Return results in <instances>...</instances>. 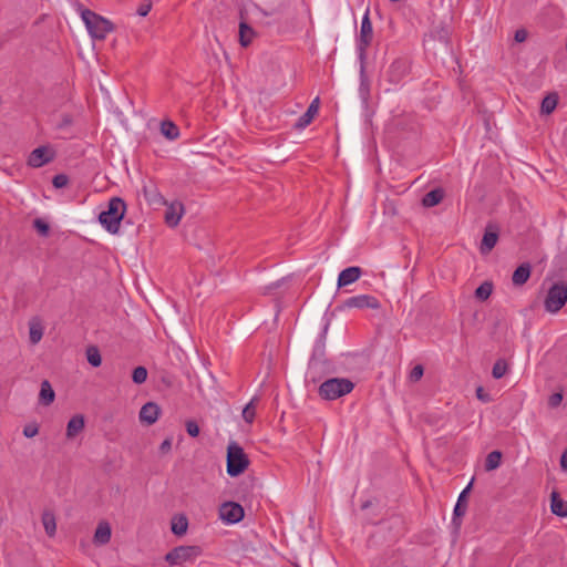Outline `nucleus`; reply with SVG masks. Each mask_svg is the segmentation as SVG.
<instances>
[{
    "mask_svg": "<svg viewBox=\"0 0 567 567\" xmlns=\"http://www.w3.org/2000/svg\"><path fill=\"white\" fill-rule=\"evenodd\" d=\"M202 553L199 546H178L166 554L165 560L169 565H182L195 560Z\"/></svg>",
    "mask_w": 567,
    "mask_h": 567,
    "instance_id": "obj_6",
    "label": "nucleus"
},
{
    "mask_svg": "<svg viewBox=\"0 0 567 567\" xmlns=\"http://www.w3.org/2000/svg\"><path fill=\"white\" fill-rule=\"evenodd\" d=\"M473 484V480L470 482V484L463 489V492L460 494L457 503L454 507V515L455 516H463L466 512V494L470 492Z\"/></svg>",
    "mask_w": 567,
    "mask_h": 567,
    "instance_id": "obj_25",
    "label": "nucleus"
},
{
    "mask_svg": "<svg viewBox=\"0 0 567 567\" xmlns=\"http://www.w3.org/2000/svg\"><path fill=\"white\" fill-rule=\"evenodd\" d=\"M502 453L499 451H493L487 454L485 460V470L487 472L494 471L501 466Z\"/></svg>",
    "mask_w": 567,
    "mask_h": 567,
    "instance_id": "obj_28",
    "label": "nucleus"
},
{
    "mask_svg": "<svg viewBox=\"0 0 567 567\" xmlns=\"http://www.w3.org/2000/svg\"><path fill=\"white\" fill-rule=\"evenodd\" d=\"M493 291V286L491 282H483L475 290V297L480 300H486Z\"/></svg>",
    "mask_w": 567,
    "mask_h": 567,
    "instance_id": "obj_32",
    "label": "nucleus"
},
{
    "mask_svg": "<svg viewBox=\"0 0 567 567\" xmlns=\"http://www.w3.org/2000/svg\"><path fill=\"white\" fill-rule=\"evenodd\" d=\"M255 31L246 22L239 24V42L243 47H248L255 38Z\"/></svg>",
    "mask_w": 567,
    "mask_h": 567,
    "instance_id": "obj_22",
    "label": "nucleus"
},
{
    "mask_svg": "<svg viewBox=\"0 0 567 567\" xmlns=\"http://www.w3.org/2000/svg\"><path fill=\"white\" fill-rule=\"evenodd\" d=\"M507 369H508L507 363L504 360H497L494 363L493 369H492L493 378H495V379L503 378L506 374Z\"/></svg>",
    "mask_w": 567,
    "mask_h": 567,
    "instance_id": "obj_33",
    "label": "nucleus"
},
{
    "mask_svg": "<svg viewBox=\"0 0 567 567\" xmlns=\"http://www.w3.org/2000/svg\"><path fill=\"white\" fill-rule=\"evenodd\" d=\"M423 373H424L423 367L421 364H417L411 370L409 379L412 382H417L423 377Z\"/></svg>",
    "mask_w": 567,
    "mask_h": 567,
    "instance_id": "obj_38",
    "label": "nucleus"
},
{
    "mask_svg": "<svg viewBox=\"0 0 567 567\" xmlns=\"http://www.w3.org/2000/svg\"><path fill=\"white\" fill-rule=\"evenodd\" d=\"M81 18L90 35L96 40H104L113 31V24L100 14L89 10H81Z\"/></svg>",
    "mask_w": 567,
    "mask_h": 567,
    "instance_id": "obj_2",
    "label": "nucleus"
},
{
    "mask_svg": "<svg viewBox=\"0 0 567 567\" xmlns=\"http://www.w3.org/2000/svg\"><path fill=\"white\" fill-rule=\"evenodd\" d=\"M54 158L53 151L48 146H40L33 150L28 157V165L34 168L42 167Z\"/></svg>",
    "mask_w": 567,
    "mask_h": 567,
    "instance_id": "obj_11",
    "label": "nucleus"
},
{
    "mask_svg": "<svg viewBox=\"0 0 567 567\" xmlns=\"http://www.w3.org/2000/svg\"><path fill=\"white\" fill-rule=\"evenodd\" d=\"M188 528V520L185 516L181 515L177 517H174L172 520V532L177 535L182 536L187 532Z\"/></svg>",
    "mask_w": 567,
    "mask_h": 567,
    "instance_id": "obj_26",
    "label": "nucleus"
},
{
    "mask_svg": "<svg viewBox=\"0 0 567 567\" xmlns=\"http://www.w3.org/2000/svg\"><path fill=\"white\" fill-rule=\"evenodd\" d=\"M85 422L81 414H76L70 419L66 425V437L69 440L74 439L84 429Z\"/></svg>",
    "mask_w": 567,
    "mask_h": 567,
    "instance_id": "obj_16",
    "label": "nucleus"
},
{
    "mask_svg": "<svg viewBox=\"0 0 567 567\" xmlns=\"http://www.w3.org/2000/svg\"><path fill=\"white\" fill-rule=\"evenodd\" d=\"M161 200L164 205H166V210L164 215L165 223L169 227H176L185 213V207L183 203L179 200L167 203L162 196Z\"/></svg>",
    "mask_w": 567,
    "mask_h": 567,
    "instance_id": "obj_10",
    "label": "nucleus"
},
{
    "mask_svg": "<svg viewBox=\"0 0 567 567\" xmlns=\"http://www.w3.org/2000/svg\"><path fill=\"white\" fill-rule=\"evenodd\" d=\"M125 212V202L120 197H112L109 200L107 209L99 215V221L109 233L117 234Z\"/></svg>",
    "mask_w": 567,
    "mask_h": 567,
    "instance_id": "obj_1",
    "label": "nucleus"
},
{
    "mask_svg": "<svg viewBox=\"0 0 567 567\" xmlns=\"http://www.w3.org/2000/svg\"><path fill=\"white\" fill-rule=\"evenodd\" d=\"M402 66H404V62L403 61H395V62L392 63L391 70L400 69Z\"/></svg>",
    "mask_w": 567,
    "mask_h": 567,
    "instance_id": "obj_46",
    "label": "nucleus"
},
{
    "mask_svg": "<svg viewBox=\"0 0 567 567\" xmlns=\"http://www.w3.org/2000/svg\"><path fill=\"white\" fill-rule=\"evenodd\" d=\"M527 39V31L525 29H518L515 32V41L516 42H524Z\"/></svg>",
    "mask_w": 567,
    "mask_h": 567,
    "instance_id": "obj_42",
    "label": "nucleus"
},
{
    "mask_svg": "<svg viewBox=\"0 0 567 567\" xmlns=\"http://www.w3.org/2000/svg\"><path fill=\"white\" fill-rule=\"evenodd\" d=\"M530 276V266L528 264H523L516 268L513 274L512 280L516 286L524 285Z\"/></svg>",
    "mask_w": 567,
    "mask_h": 567,
    "instance_id": "obj_21",
    "label": "nucleus"
},
{
    "mask_svg": "<svg viewBox=\"0 0 567 567\" xmlns=\"http://www.w3.org/2000/svg\"><path fill=\"white\" fill-rule=\"evenodd\" d=\"M161 132L166 138L171 141L176 140L179 135L178 127L171 121L162 122Z\"/></svg>",
    "mask_w": 567,
    "mask_h": 567,
    "instance_id": "obj_27",
    "label": "nucleus"
},
{
    "mask_svg": "<svg viewBox=\"0 0 567 567\" xmlns=\"http://www.w3.org/2000/svg\"><path fill=\"white\" fill-rule=\"evenodd\" d=\"M39 434V425L37 423H29L23 427V435L28 439L34 437Z\"/></svg>",
    "mask_w": 567,
    "mask_h": 567,
    "instance_id": "obj_36",
    "label": "nucleus"
},
{
    "mask_svg": "<svg viewBox=\"0 0 567 567\" xmlns=\"http://www.w3.org/2000/svg\"><path fill=\"white\" fill-rule=\"evenodd\" d=\"M319 105H320L319 97L313 99L312 102L310 103V105L308 106L306 113L299 117L298 124H297L298 127H306L307 125H309L311 123V121L313 120V117L316 116V114L319 111Z\"/></svg>",
    "mask_w": 567,
    "mask_h": 567,
    "instance_id": "obj_17",
    "label": "nucleus"
},
{
    "mask_svg": "<svg viewBox=\"0 0 567 567\" xmlns=\"http://www.w3.org/2000/svg\"><path fill=\"white\" fill-rule=\"evenodd\" d=\"M147 379V370L144 367H136L132 373V380L136 384H142Z\"/></svg>",
    "mask_w": 567,
    "mask_h": 567,
    "instance_id": "obj_34",
    "label": "nucleus"
},
{
    "mask_svg": "<svg viewBox=\"0 0 567 567\" xmlns=\"http://www.w3.org/2000/svg\"><path fill=\"white\" fill-rule=\"evenodd\" d=\"M498 240V234L496 229H494L492 226H488L484 233V236L482 238L481 243V252L482 254H488L497 244Z\"/></svg>",
    "mask_w": 567,
    "mask_h": 567,
    "instance_id": "obj_14",
    "label": "nucleus"
},
{
    "mask_svg": "<svg viewBox=\"0 0 567 567\" xmlns=\"http://www.w3.org/2000/svg\"><path fill=\"white\" fill-rule=\"evenodd\" d=\"M443 199V192L441 189H433L424 195L422 204L425 207H433L440 204Z\"/></svg>",
    "mask_w": 567,
    "mask_h": 567,
    "instance_id": "obj_23",
    "label": "nucleus"
},
{
    "mask_svg": "<svg viewBox=\"0 0 567 567\" xmlns=\"http://www.w3.org/2000/svg\"><path fill=\"white\" fill-rule=\"evenodd\" d=\"M558 97L556 94H549L542 101L540 110L544 114H550L557 106Z\"/></svg>",
    "mask_w": 567,
    "mask_h": 567,
    "instance_id": "obj_29",
    "label": "nucleus"
},
{
    "mask_svg": "<svg viewBox=\"0 0 567 567\" xmlns=\"http://www.w3.org/2000/svg\"><path fill=\"white\" fill-rule=\"evenodd\" d=\"M42 524L48 536L52 537L56 532L55 516L51 512H44L42 514Z\"/></svg>",
    "mask_w": 567,
    "mask_h": 567,
    "instance_id": "obj_24",
    "label": "nucleus"
},
{
    "mask_svg": "<svg viewBox=\"0 0 567 567\" xmlns=\"http://www.w3.org/2000/svg\"><path fill=\"white\" fill-rule=\"evenodd\" d=\"M550 511L559 517H567V502L561 499L557 492L550 495Z\"/></svg>",
    "mask_w": 567,
    "mask_h": 567,
    "instance_id": "obj_19",
    "label": "nucleus"
},
{
    "mask_svg": "<svg viewBox=\"0 0 567 567\" xmlns=\"http://www.w3.org/2000/svg\"><path fill=\"white\" fill-rule=\"evenodd\" d=\"M171 449H172V439L171 437L165 439L159 446V451L162 453H168L171 451Z\"/></svg>",
    "mask_w": 567,
    "mask_h": 567,
    "instance_id": "obj_43",
    "label": "nucleus"
},
{
    "mask_svg": "<svg viewBox=\"0 0 567 567\" xmlns=\"http://www.w3.org/2000/svg\"><path fill=\"white\" fill-rule=\"evenodd\" d=\"M244 508L235 502H226L219 507V518L227 524H236L244 518Z\"/></svg>",
    "mask_w": 567,
    "mask_h": 567,
    "instance_id": "obj_9",
    "label": "nucleus"
},
{
    "mask_svg": "<svg viewBox=\"0 0 567 567\" xmlns=\"http://www.w3.org/2000/svg\"><path fill=\"white\" fill-rule=\"evenodd\" d=\"M43 337V326L37 317L29 321V338L32 344H37Z\"/></svg>",
    "mask_w": 567,
    "mask_h": 567,
    "instance_id": "obj_18",
    "label": "nucleus"
},
{
    "mask_svg": "<svg viewBox=\"0 0 567 567\" xmlns=\"http://www.w3.org/2000/svg\"><path fill=\"white\" fill-rule=\"evenodd\" d=\"M69 178L64 174H58L53 177L52 184L55 188H63L68 185Z\"/></svg>",
    "mask_w": 567,
    "mask_h": 567,
    "instance_id": "obj_37",
    "label": "nucleus"
},
{
    "mask_svg": "<svg viewBox=\"0 0 567 567\" xmlns=\"http://www.w3.org/2000/svg\"><path fill=\"white\" fill-rule=\"evenodd\" d=\"M476 398L484 403H488L492 401V396L488 393H486L482 386H478L476 389Z\"/></svg>",
    "mask_w": 567,
    "mask_h": 567,
    "instance_id": "obj_40",
    "label": "nucleus"
},
{
    "mask_svg": "<svg viewBox=\"0 0 567 567\" xmlns=\"http://www.w3.org/2000/svg\"><path fill=\"white\" fill-rule=\"evenodd\" d=\"M33 227L38 230V233L42 236H48L50 227L49 225L41 218H37L33 221Z\"/></svg>",
    "mask_w": 567,
    "mask_h": 567,
    "instance_id": "obj_35",
    "label": "nucleus"
},
{
    "mask_svg": "<svg viewBox=\"0 0 567 567\" xmlns=\"http://www.w3.org/2000/svg\"><path fill=\"white\" fill-rule=\"evenodd\" d=\"M161 409L154 402H147L141 408L140 420L148 425L154 424L159 416Z\"/></svg>",
    "mask_w": 567,
    "mask_h": 567,
    "instance_id": "obj_12",
    "label": "nucleus"
},
{
    "mask_svg": "<svg viewBox=\"0 0 567 567\" xmlns=\"http://www.w3.org/2000/svg\"><path fill=\"white\" fill-rule=\"evenodd\" d=\"M353 388V382L347 378H330L320 384L318 393L321 399L332 401L350 393Z\"/></svg>",
    "mask_w": 567,
    "mask_h": 567,
    "instance_id": "obj_3",
    "label": "nucleus"
},
{
    "mask_svg": "<svg viewBox=\"0 0 567 567\" xmlns=\"http://www.w3.org/2000/svg\"><path fill=\"white\" fill-rule=\"evenodd\" d=\"M567 302V285L564 282L554 284L546 296L544 306L550 313L558 312Z\"/></svg>",
    "mask_w": 567,
    "mask_h": 567,
    "instance_id": "obj_5",
    "label": "nucleus"
},
{
    "mask_svg": "<svg viewBox=\"0 0 567 567\" xmlns=\"http://www.w3.org/2000/svg\"><path fill=\"white\" fill-rule=\"evenodd\" d=\"M151 9H152V3L150 1H145V2L141 3L140 7L137 8V14L141 17H146L148 14V12L151 11Z\"/></svg>",
    "mask_w": 567,
    "mask_h": 567,
    "instance_id": "obj_41",
    "label": "nucleus"
},
{
    "mask_svg": "<svg viewBox=\"0 0 567 567\" xmlns=\"http://www.w3.org/2000/svg\"><path fill=\"white\" fill-rule=\"evenodd\" d=\"M561 399H563L561 394L556 393V394L551 395V398H550V404H551L553 406H555V405H557V404H559V403H560Z\"/></svg>",
    "mask_w": 567,
    "mask_h": 567,
    "instance_id": "obj_44",
    "label": "nucleus"
},
{
    "mask_svg": "<svg viewBox=\"0 0 567 567\" xmlns=\"http://www.w3.org/2000/svg\"><path fill=\"white\" fill-rule=\"evenodd\" d=\"M249 466V460L241 446L230 443L227 447V474L236 477Z\"/></svg>",
    "mask_w": 567,
    "mask_h": 567,
    "instance_id": "obj_4",
    "label": "nucleus"
},
{
    "mask_svg": "<svg viewBox=\"0 0 567 567\" xmlns=\"http://www.w3.org/2000/svg\"><path fill=\"white\" fill-rule=\"evenodd\" d=\"M111 536V525L107 522L103 520L97 524V527L93 536V542L97 546L106 545L107 543H110Z\"/></svg>",
    "mask_w": 567,
    "mask_h": 567,
    "instance_id": "obj_13",
    "label": "nucleus"
},
{
    "mask_svg": "<svg viewBox=\"0 0 567 567\" xmlns=\"http://www.w3.org/2000/svg\"><path fill=\"white\" fill-rule=\"evenodd\" d=\"M343 309H379L380 301L371 295H358L346 299L342 303Z\"/></svg>",
    "mask_w": 567,
    "mask_h": 567,
    "instance_id": "obj_8",
    "label": "nucleus"
},
{
    "mask_svg": "<svg viewBox=\"0 0 567 567\" xmlns=\"http://www.w3.org/2000/svg\"><path fill=\"white\" fill-rule=\"evenodd\" d=\"M86 359L89 363L93 367H100L102 363V357L96 347H89L86 349Z\"/></svg>",
    "mask_w": 567,
    "mask_h": 567,
    "instance_id": "obj_31",
    "label": "nucleus"
},
{
    "mask_svg": "<svg viewBox=\"0 0 567 567\" xmlns=\"http://www.w3.org/2000/svg\"><path fill=\"white\" fill-rule=\"evenodd\" d=\"M258 403V399L254 396L248 404L243 410V417L246 422L251 423L256 415V406Z\"/></svg>",
    "mask_w": 567,
    "mask_h": 567,
    "instance_id": "obj_30",
    "label": "nucleus"
},
{
    "mask_svg": "<svg viewBox=\"0 0 567 567\" xmlns=\"http://www.w3.org/2000/svg\"><path fill=\"white\" fill-rule=\"evenodd\" d=\"M186 431L192 437H196L199 434V426L195 421L189 420L186 422Z\"/></svg>",
    "mask_w": 567,
    "mask_h": 567,
    "instance_id": "obj_39",
    "label": "nucleus"
},
{
    "mask_svg": "<svg viewBox=\"0 0 567 567\" xmlns=\"http://www.w3.org/2000/svg\"><path fill=\"white\" fill-rule=\"evenodd\" d=\"M560 466L563 471H567V449L564 451L561 457H560Z\"/></svg>",
    "mask_w": 567,
    "mask_h": 567,
    "instance_id": "obj_45",
    "label": "nucleus"
},
{
    "mask_svg": "<svg viewBox=\"0 0 567 567\" xmlns=\"http://www.w3.org/2000/svg\"><path fill=\"white\" fill-rule=\"evenodd\" d=\"M373 37L372 23L369 16V10L362 17L360 34L358 38L357 49L359 52V56L362 60L365 55V51L368 47L371 44Z\"/></svg>",
    "mask_w": 567,
    "mask_h": 567,
    "instance_id": "obj_7",
    "label": "nucleus"
},
{
    "mask_svg": "<svg viewBox=\"0 0 567 567\" xmlns=\"http://www.w3.org/2000/svg\"><path fill=\"white\" fill-rule=\"evenodd\" d=\"M361 276V268L348 267L343 269L338 277V286L344 287L355 282Z\"/></svg>",
    "mask_w": 567,
    "mask_h": 567,
    "instance_id": "obj_15",
    "label": "nucleus"
},
{
    "mask_svg": "<svg viewBox=\"0 0 567 567\" xmlns=\"http://www.w3.org/2000/svg\"><path fill=\"white\" fill-rule=\"evenodd\" d=\"M55 399V393L48 380H44L41 382V389L39 393V402L44 405L49 406L53 403Z\"/></svg>",
    "mask_w": 567,
    "mask_h": 567,
    "instance_id": "obj_20",
    "label": "nucleus"
}]
</instances>
